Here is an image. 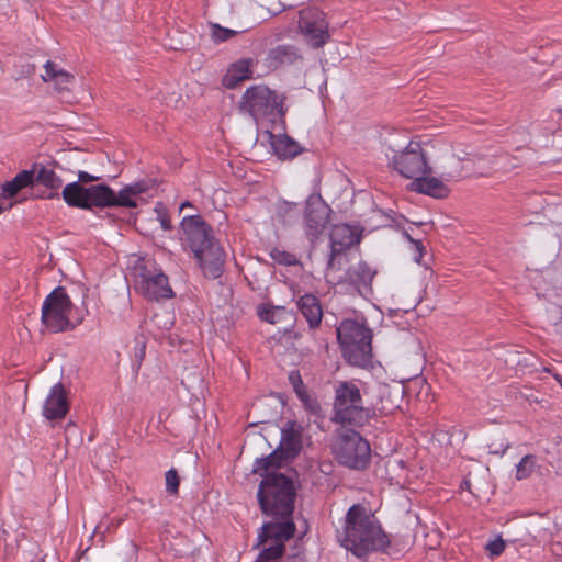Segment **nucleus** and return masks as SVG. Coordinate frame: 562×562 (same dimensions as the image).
<instances>
[{
    "mask_svg": "<svg viewBox=\"0 0 562 562\" xmlns=\"http://www.w3.org/2000/svg\"><path fill=\"white\" fill-rule=\"evenodd\" d=\"M7 207L3 206L1 203H0V213H2Z\"/></svg>",
    "mask_w": 562,
    "mask_h": 562,
    "instance_id": "obj_43",
    "label": "nucleus"
},
{
    "mask_svg": "<svg viewBox=\"0 0 562 562\" xmlns=\"http://www.w3.org/2000/svg\"><path fill=\"white\" fill-rule=\"evenodd\" d=\"M282 446L292 456L300 452L302 448L301 430L296 428L295 424H289V427L282 431Z\"/></svg>",
    "mask_w": 562,
    "mask_h": 562,
    "instance_id": "obj_23",
    "label": "nucleus"
},
{
    "mask_svg": "<svg viewBox=\"0 0 562 562\" xmlns=\"http://www.w3.org/2000/svg\"><path fill=\"white\" fill-rule=\"evenodd\" d=\"M187 207L192 209V207H193V204H192L191 202H189V201H186V202L181 203V205H180V211H183V210H184V209H187Z\"/></svg>",
    "mask_w": 562,
    "mask_h": 562,
    "instance_id": "obj_38",
    "label": "nucleus"
},
{
    "mask_svg": "<svg viewBox=\"0 0 562 562\" xmlns=\"http://www.w3.org/2000/svg\"><path fill=\"white\" fill-rule=\"evenodd\" d=\"M137 288L149 300L170 299L173 291L169 285L168 277L161 269H144L137 280Z\"/></svg>",
    "mask_w": 562,
    "mask_h": 562,
    "instance_id": "obj_12",
    "label": "nucleus"
},
{
    "mask_svg": "<svg viewBox=\"0 0 562 562\" xmlns=\"http://www.w3.org/2000/svg\"><path fill=\"white\" fill-rule=\"evenodd\" d=\"M284 551L285 546L269 544L263 548L255 562H281Z\"/></svg>",
    "mask_w": 562,
    "mask_h": 562,
    "instance_id": "obj_26",
    "label": "nucleus"
},
{
    "mask_svg": "<svg viewBox=\"0 0 562 562\" xmlns=\"http://www.w3.org/2000/svg\"><path fill=\"white\" fill-rule=\"evenodd\" d=\"M271 259L279 265L294 266L299 262L296 256L281 247H273L269 252Z\"/></svg>",
    "mask_w": 562,
    "mask_h": 562,
    "instance_id": "obj_29",
    "label": "nucleus"
},
{
    "mask_svg": "<svg viewBox=\"0 0 562 562\" xmlns=\"http://www.w3.org/2000/svg\"><path fill=\"white\" fill-rule=\"evenodd\" d=\"M69 411V402L67 397V393L61 383L55 384L44 404H43V415L48 420H57L63 419Z\"/></svg>",
    "mask_w": 562,
    "mask_h": 562,
    "instance_id": "obj_16",
    "label": "nucleus"
},
{
    "mask_svg": "<svg viewBox=\"0 0 562 562\" xmlns=\"http://www.w3.org/2000/svg\"><path fill=\"white\" fill-rule=\"evenodd\" d=\"M535 465H536L535 456H532V454L525 456L516 467V474H515L516 479L519 481L528 479L532 474V472L535 470Z\"/></svg>",
    "mask_w": 562,
    "mask_h": 562,
    "instance_id": "obj_28",
    "label": "nucleus"
},
{
    "mask_svg": "<svg viewBox=\"0 0 562 562\" xmlns=\"http://www.w3.org/2000/svg\"><path fill=\"white\" fill-rule=\"evenodd\" d=\"M297 307L311 328H316L321 325L323 310L319 300L315 295H302L297 301Z\"/></svg>",
    "mask_w": 562,
    "mask_h": 562,
    "instance_id": "obj_19",
    "label": "nucleus"
},
{
    "mask_svg": "<svg viewBox=\"0 0 562 562\" xmlns=\"http://www.w3.org/2000/svg\"><path fill=\"white\" fill-rule=\"evenodd\" d=\"M391 164L400 175L413 181L428 173H437L445 180L463 177L462 159L442 139L411 140L403 150L393 155Z\"/></svg>",
    "mask_w": 562,
    "mask_h": 562,
    "instance_id": "obj_1",
    "label": "nucleus"
},
{
    "mask_svg": "<svg viewBox=\"0 0 562 562\" xmlns=\"http://www.w3.org/2000/svg\"><path fill=\"white\" fill-rule=\"evenodd\" d=\"M333 411V422L352 427H362L374 415V411L364 405L355 381H340L336 384Z\"/></svg>",
    "mask_w": 562,
    "mask_h": 562,
    "instance_id": "obj_6",
    "label": "nucleus"
},
{
    "mask_svg": "<svg viewBox=\"0 0 562 562\" xmlns=\"http://www.w3.org/2000/svg\"><path fill=\"white\" fill-rule=\"evenodd\" d=\"M45 72L42 75V78L45 82H54L56 89L59 91H65L69 89V86L74 81V76L64 69L59 68L53 61H47L44 66Z\"/></svg>",
    "mask_w": 562,
    "mask_h": 562,
    "instance_id": "obj_20",
    "label": "nucleus"
},
{
    "mask_svg": "<svg viewBox=\"0 0 562 562\" xmlns=\"http://www.w3.org/2000/svg\"><path fill=\"white\" fill-rule=\"evenodd\" d=\"M276 105L273 92L261 85L252 86L243 95L241 109L255 120L267 116Z\"/></svg>",
    "mask_w": 562,
    "mask_h": 562,
    "instance_id": "obj_11",
    "label": "nucleus"
},
{
    "mask_svg": "<svg viewBox=\"0 0 562 562\" xmlns=\"http://www.w3.org/2000/svg\"><path fill=\"white\" fill-rule=\"evenodd\" d=\"M407 238L409 239V241L413 244V246L415 248L414 260L416 262H419L423 257V250H424L423 244L419 240H415L409 236H407Z\"/></svg>",
    "mask_w": 562,
    "mask_h": 562,
    "instance_id": "obj_33",
    "label": "nucleus"
},
{
    "mask_svg": "<svg viewBox=\"0 0 562 562\" xmlns=\"http://www.w3.org/2000/svg\"><path fill=\"white\" fill-rule=\"evenodd\" d=\"M38 183H42L46 188L52 190H58L63 186L61 178L56 172L48 168H41L34 177Z\"/></svg>",
    "mask_w": 562,
    "mask_h": 562,
    "instance_id": "obj_25",
    "label": "nucleus"
},
{
    "mask_svg": "<svg viewBox=\"0 0 562 562\" xmlns=\"http://www.w3.org/2000/svg\"><path fill=\"white\" fill-rule=\"evenodd\" d=\"M341 544L360 558L385 551L391 540L373 515L361 505H352L346 515Z\"/></svg>",
    "mask_w": 562,
    "mask_h": 562,
    "instance_id": "obj_4",
    "label": "nucleus"
},
{
    "mask_svg": "<svg viewBox=\"0 0 562 562\" xmlns=\"http://www.w3.org/2000/svg\"><path fill=\"white\" fill-rule=\"evenodd\" d=\"M145 349H146V346L144 342H139V350L138 352L136 353V358L138 359V363H140L145 357Z\"/></svg>",
    "mask_w": 562,
    "mask_h": 562,
    "instance_id": "obj_37",
    "label": "nucleus"
},
{
    "mask_svg": "<svg viewBox=\"0 0 562 562\" xmlns=\"http://www.w3.org/2000/svg\"><path fill=\"white\" fill-rule=\"evenodd\" d=\"M34 182V172L31 170L20 171L12 180L2 184L0 198H14L22 189L32 186Z\"/></svg>",
    "mask_w": 562,
    "mask_h": 562,
    "instance_id": "obj_22",
    "label": "nucleus"
},
{
    "mask_svg": "<svg viewBox=\"0 0 562 562\" xmlns=\"http://www.w3.org/2000/svg\"><path fill=\"white\" fill-rule=\"evenodd\" d=\"M373 277L374 272L371 268L364 262H359L356 267L346 272L345 280L353 284L366 285L372 281Z\"/></svg>",
    "mask_w": 562,
    "mask_h": 562,
    "instance_id": "obj_24",
    "label": "nucleus"
},
{
    "mask_svg": "<svg viewBox=\"0 0 562 562\" xmlns=\"http://www.w3.org/2000/svg\"><path fill=\"white\" fill-rule=\"evenodd\" d=\"M278 467L277 456H270L256 461L255 471H267L259 490L258 501L263 514L274 518H290L294 510L296 491L293 481L286 475L274 472Z\"/></svg>",
    "mask_w": 562,
    "mask_h": 562,
    "instance_id": "obj_3",
    "label": "nucleus"
},
{
    "mask_svg": "<svg viewBox=\"0 0 562 562\" xmlns=\"http://www.w3.org/2000/svg\"><path fill=\"white\" fill-rule=\"evenodd\" d=\"M295 382L302 383L301 378H300L299 374H296V376L294 378V382H293L294 386L296 387Z\"/></svg>",
    "mask_w": 562,
    "mask_h": 562,
    "instance_id": "obj_41",
    "label": "nucleus"
},
{
    "mask_svg": "<svg viewBox=\"0 0 562 562\" xmlns=\"http://www.w3.org/2000/svg\"><path fill=\"white\" fill-rule=\"evenodd\" d=\"M273 54L276 55V57H283V56H290V55H293L294 52H293V48L290 47V46H278L274 50H273Z\"/></svg>",
    "mask_w": 562,
    "mask_h": 562,
    "instance_id": "obj_34",
    "label": "nucleus"
},
{
    "mask_svg": "<svg viewBox=\"0 0 562 562\" xmlns=\"http://www.w3.org/2000/svg\"><path fill=\"white\" fill-rule=\"evenodd\" d=\"M284 312L285 310L283 307L269 306L265 304L259 305L257 308L258 317L261 321L270 324H277L281 319Z\"/></svg>",
    "mask_w": 562,
    "mask_h": 562,
    "instance_id": "obj_27",
    "label": "nucleus"
},
{
    "mask_svg": "<svg viewBox=\"0 0 562 562\" xmlns=\"http://www.w3.org/2000/svg\"><path fill=\"white\" fill-rule=\"evenodd\" d=\"M72 303L65 288L57 286L44 300L42 304L41 322L49 333H64L76 327L70 321Z\"/></svg>",
    "mask_w": 562,
    "mask_h": 562,
    "instance_id": "obj_8",
    "label": "nucleus"
},
{
    "mask_svg": "<svg viewBox=\"0 0 562 562\" xmlns=\"http://www.w3.org/2000/svg\"><path fill=\"white\" fill-rule=\"evenodd\" d=\"M78 182L89 183L98 180V177H94L87 171H79L78 173Z\"/></svg>",
    "mask_w": 562,
    "mask_h": 562,
    "instance_id": "obj_35",
    "label": "nucleus"
},
{
    "mask_svg": "<svg viewBox=\"0 0 562 562\" xmlns=\"http://www.w3.org/2000/svg\"><path fill=\"white\" fill-rule=\"evenodd\" d=\"M146 189L147 186L144 182H136L124 187L116 194L105 184L83 187L75 181L64 187L63 199L67 205L83 210L110 206L136 207L139 195Z\"/></svg>",
    "mask_w": 562,
    "mask_h": 562,
    "instance_id": "obj_5",
    "label": "nucleus"
},
{
    "mask_svg": "<svg viewBox=\"0 0 562 562\" xmlns=\"http://www.w3.org/2000/svg\"><path fill=\"white\" fill-rule=\"evenodd\" d=\"M370 452L368 441L353 430L341 434L334 446L339 463L350 469H364L369 463Z\"/></svg>",
    "mask_w": 562,
    "mask_h": 562,
    "instance_id": "obj_9",
    "label": "nucleus"
},
{
    "mask_svg": "<svg viewBox=\"0 0 562 562\" xmlns=\"http://www.w3.org/2000/svg\"><path fill=\"white\" fill-rule=\"evenodd\" d=\"M461 488L469 490L470 488V482L469 481H463L462 484H461Z\"/></svg>",
    "mask_w": 562,
    "mask_h": 562,
    "instance_id": "obj_39",
    "label": "nucleus"
},
{
    "mask_svg": "<svg viewBox=\"0 0 562 562\" xmlns=\"http://www.w3.org/2000/svg\"><path fill=\"white\" fill-rule=\"evenodd\" d=\"M337 338L345 358L355 366L367 363L371 356V330L362 323L345 319L337 327Z\"/></svg>",
    "mask_w": 562,
    "mask_h": 562,
    "instance_id": "obj_7",
    "label": "nucleus"
},
{
    "mask_svg": "<svg viewBox=\"0 0 562 562\" xmlns=\"http://www.w3.org/2000/svg\"><path fill=\"white\" fill-rule=\"evenodd\" d=\"M290 380H291L292 382H294V375H293V373L290 375Z\"/></svg>",
    "mask_w": 562,
    "mask_h": 562,
    "instance_id": "obj_44",
    "label": "nucleus"
},
{
    "mask_svg": "<svg viewBox=\"0 0 562 562\" xmlns=\"http://www.w3.org/2000/svg\"><path fill=\"white\" fill-rule=\"evenodd\" d=\"M330 240L331 251L327 265V278L333 271L342 269V261H346L344 251L355 243V236L348 225H336L330 233Z\"/></svg>",
    "mask_w": 562,
    "mask_h": 562,
    "instance_id": "obj_13",
    "label": "nucleus"
},
{
    "mask_svg": "<svg viewBox=\"0 0 562 562\" xmlns=\"http://www.w3.org/2000/svg\"><path fill=\"white\" fill-rule=\"evenodd\" d=\"M281 521H270L263 524L258 533L257 547L269 544H281L291 539L295 532V524L290 518H280Z\"/></svg>",
    "mask_w": 562,
    "mask_h": 562,
    "instance_id": "obj_14",
    "label": "nucleus"
},
{
    "mask_svg": "<svg viewBox=\"0 0 562 562\" xmlns=\"http://www.w3.org/2000/svg\"><path fill=\"white\" fill-rule=\"evenodd\" d=\"M182 246L196 259L206 278L222 276L225 265V251L213 235V229L201 215L184 216L180 223Z\"/></svg>",
    "mask_w": 562,
    "mask_h": 562,
    "instance_id": "obj_2",
    "label": "nucleus"
},
{
    "mask_svg": "<svg viewBox=\"0 0 562 562\" xmlns=\"http://www.w3.org/2000/svg\"><path fill=\"white\" fill-rule=\"evenodd\" d=\"M432 175L434 173L418 176L414 181L411 182V190L437 199L446 198L449 193V189L445 184L446 180L440 176L437 178Z\"/></svg>",
    "mask_w": 562,
    "mask_h": 562,
    "instance_id": "obj_17",
    "label": "nucleus"
},
{
    "mask_svg": "<svg viewBox=\"0 0 562 562\" xmlns=\"http://www.w3.org/2000/svg\"><path fill=\"white\" fill-rule=\"evenodd\" d=\"M54 196H57V193H53V192H52V193H49V194L47 195V198H49V199H52V198H54Z\"/></svg>",
    "mask_w": 562,
    "mask_h": 562,
    "instance_id": "obj_42",
    "label": "nucleus"
},
{
    "mask_svg": "<svg viewBox=\"0 0 562 562\" xmlns=\"http://www.w3.org/2000/svg\"><path fill=\"white\" fill-rule=\"evenodd\" d=\"M505 541L503 538L497 537L486 543L485 549L488 551L491 557H499L505 550Z\"/></svg>",
    "mask_w": 562,
    "mask_h": 562,
    "instance_id": "obj_32",
    "label": "nucleus"
},
{
    "mask_svg": "<svg viewBox=\"0 0 562 562\" xmlns=\"http://www.w3.org/2000/svg\"><path fill=\"white\" fill-rule=\"evenodd\" d=\"M255 61L252 58L239 59L232 64L223 77V85L227 89L236 88L241 81L252 77Z\"/></svg>",
    "mask_w": 562,
    "mask_h": 562,
    "instance_id": "obj_18",
    "label": "nucleus"
},
{
    "mask_svg": "<svg viewBox=\"0 0 562 562\" xmlns=\"http://www.w3.org/2000/svg\"><path fill=\"white\" fill-rule=\"evenodd\" d=\"M328 26L325 13L317 8H305L300 11V31L312 47L318 48L328 42Z\"/></svg>",
    "mask_w": 562,
    "mask_h": 562,
    "instance_id": "obj_10",
    "label": "nucleus"
},
{
    "mask_svg": "<svg viewBox=\"0 0 562 562\" xmlns=\"http://www.w3.org/2000/svg\"><path fill=\"white\" fill-rule=\"evenodd\" d=\"M328 222V207L321 200L308 201L305 212V233L311 241L323 234Z\"/></svg>",
    "mask_w": 562,
    "mask_h": 562,
    "instance_id": "obj_15",
    "label": "nucleus"
},
{
    "mask_svg": "<svg viewBox=\"0 0 562 562\" xmlns=\"http://www.w3.org/2000/svg\"><path fill=\"white\" fill-rule=\"evenodd\" d=\"M381 403H382V406L379 408V411L383 414H389V413H392L394 407L393 405H386L384 404V395L382 396L381 398Z\"/></svg>",
    "mask_w": 562,
    "mask_h": 562,
    "instance_id": "obj_36",
    "label": "nucleus"
},
{
    "mask_svg": "<svg viewBox=\"0 0 562 562\" xmlns=\"http://www.w3.org/2000/svg\"><path fill=\"white\" fill-rule=\"evenodd\" d=\"M236 35V31L221 26L220 24L211 25V37L215 43H222Z\"/></svg>",
    "mask_w": 562,
    "mask_h": 562,
    "instance_id": "obj_30",
    "label": "nucleus"
},
{
    "mask_svg": "<svg viewBox=\"0 0 562 562\" xmlns=\"http://www.w3.org/2000/svg\"><path fill=\"white\" fill-rule=\"evenodd\" d=\"M161 225H162V227L165 229H169L170 228L169 224L165 220L161 222Z\"/></svg>",
    "mask_w": 562,
    "mask_h": 562,
    "instance_id": "obj_40",
    "label": "nucleus"
},
{
    "mask_svg": "<svg viewBox=\"0 0 562 562\" xmlns=\"http://www.w3.org/2000/svg\"><path fill=\"white\" fill-rule=\"evenodd\" d=\"M271 146L279 158L291 159L301 153L300 145L285 134H270Z\"/></svg>",
    "mask_w": 562,
    "mask_h": 562,
    "instance_id": "obj_21",
    "label": "nucleus"
},
{
    "mask_svg": "<svg viewBox=\"0 0 562 562\" xmlns=\"http://www.w3.org/2000/svg\"><path fill=\"white\" fill-rule=\"evenodd\" d=\"M561 111H562V109H561Z\"/></svg>",
    "mask_w": 562,
    "mask_h": 562,
    "instance_id": "obj_45",
    "label": "nucleus"
},
{
    "mask_svg": "<svg viewBox=\"0 0 562 562\" xmlns=\"http://www.w3.org/2000/svg\"><path fill=\"white\" fill-rule=\"evenodd\" d=\"M166 490L169 494L175 495L178 494L180 479L178 472L175 469H170L166 472Z\"/></svg>",
    "mask_w": 562,
    "mask_h": 562,
    "instance_id": "obj_31",
    "label": "nucleus"
}]
</instances>
